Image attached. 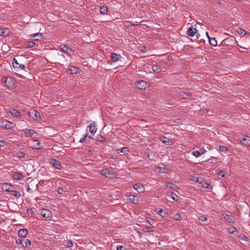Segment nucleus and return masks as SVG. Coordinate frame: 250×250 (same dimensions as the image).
I'll list each match as a JSON object with an SVG mask.
<instances>
[{
  "instance_id": "nucleus-60",
  "label": "nucleus",
  "mask_w": 250,
  "mask_h": 250,
  "mask_svg": "<svg viewBox=\"0 0 250 250\" xmlns=\"http://www.w3.org/2000/svg\"><path fill=\"white\" fill-rule=\"evenodd\" d=\"M16 243H17V244H21V245L23 244L22 243V241H21V240H20V241H19V242L18 241H16Z\"/></svg>"
},
{
  "instance_id": "nucleus-10",
  "label": "nucleus",
  "mask_w": 250,
  "mask_h": 250,
  "mask_svg": "<svg viewBox=\"0 0 250 250\" xmlns=\"http://www.w3.org/2000/svg\"><path fill=\"white\" fill-rule=\"evenodd\" d=\"M198 33V30L195 28L191 27L188 29L187 31V34L190 37H193Z\"/></svg>"
},
{
  "instance_id": "nucleus-53",
  "label": "nucleus",
  "mask_w": 250,
  "mask_h": 250,
  "mask_svg": "<svg viewBox=\"0 0 250 250\" xmlns=\"http://www.w3.org/2000/svg\"><path fill=\"white\" fill-rule=\"evenodd\" d=\"M27 213L32 215L33 214V211L32 208H27L26 210Z\"/></svg>"
},
{
  "instance_id": "nucleus-27",
  "label": "nucleus",
  "mask_w": 250,
  "mask_h": 250,
  "mask_svg": "<svg viewBox=\"0 0 250 250\" xmlns=\"http://www.w3.org/2000/svg\"><path fill=\"white\" fill-rule=\"evenodd\" d=\"M160 140L163 142V143L165 144L166 145H169L170 143V140L169 138L162 136L160 138Z\"/></svg>"
},
{
  "instance_id": "nucleus-8",
  "label": "nucleus",
  "mask_w": 250,
  "mask_h": 250,
  "mask_svg": "<svg viewBox=\"0 0 250 250\" xmlns=\"http://www.w3.org/2000/svg\"><path fill=\"white\" fill-rule=\"evenodd\" d=\"M13 189L14 187L9 183H4L2 186V190L5 192H11Z\"/></svg>"
},
{
  "instance_id": "nucleus-29",
  "label": "nucleus",
  "mask_w": 250,
  "mask_h": 250,
  "mask_svg": "<svg viewBox=\"0 0 250 250\" xmlns=\"http://www.w3.org/2000/svg\"><path fill=\"white\" fill-rule=\"evenodd\" d=\"M142 230L145 232H152L154 231V230L152 227L150 226H144L143 227Z\"/></svg>"
},
{
  "instance_id": "nucleus-33",
  "label": "nucleus",
  "mask_w": 250,
  "mask_h": 250,
  "mask_svg": "<svg viewBox=\"0 0 250 250\" xmlns=\"http://www.w3.org/2000/svg\"><path fill=\"white\" fill-rule=\"evenodd\" d=\"M208 42L210 45L212 46H216L217 44V42L215 38H209Z\"/></svg>"
},
{
  "instance_id": "nucleus-9",
  "label": "nucleus",
  "mask_w": 250,
  "mask_h": 250,
  "mask_svg": "<svg viewBox=\"0 0 250 250\" xmlns=\"http://www.w3.org/2000/svg\"><path fill=\"white\" fill-rule=\"evenodd\" d=\"M133 188L139 193H143L145 191L144 186L141 183H137L134 185Z\"/></svg>"
},
{
  "instance_id": "nucleus-47",
  "label": "nucleus",
  "mask_w": 250,
  "mask_h": 250,
  "mask_svg": "<svg viewBox=\"0 0 250 250\" xmlns=\"http://www.w3.org/2000/svg\"><path fill=\"white\" fill-rule=\"evenodd\" d=\"M199 219L203 222H206L207 221L208 218L205 215H202L199 217Z\"/></svg>"
},
{
  "instance_id": "nucleus-26",
  "label": "nucleus",
  "mask_w": 250,
  "mask_h": 250,
  "mask_svg": "<svg viewBox=\"0 0 250 250\" xmlns=\"http://www.w3.org/2000/svg\"><path fill=\"white\" fill-rule=\"evenodd\" d=\"M191 180L201 184L203 183L204 179L202 177H199L196 176H192L190 179Z\"/></svg>"
},
{
  "instance_id": "nucleus-28",
  "label": "nucleus",
  "mask_w": 250,
  "mask_h": 250,
  "mask_svg": "<svg viewBox=\"0 0 250 250\" xmlns=\"http://www.w3.org/2000/svg\"><path fill=\"white\" fill-rule=\"evenodd\" d=\"M224 219L229 223H234L233 218L228 214H226L224 216Z\"/></svg>"
},
{
  "instance_id": "nucleus-39",
  "label": "nucleus",
  "mask_w": 250,
  "mask_h": 250,
  "mask_svg": "<svg viewBox=\"0 0 250 250\" xmlns=\"http://www.w3.org/2000/svg\"><path fill=\"white\" fill-rule=\"evenodd\" d=\"M11 192L12 193L11 195L16 197H19L21 195L20 192L15 190V189H13Z\"/></svg>"
},
{
  "instance_id": "nucleus-44",
  "label": "nucleus",
  "mask_w": 250,
  "mask_h": 250,
  "mask_svg": "<svg viewBox=\"0 0 250 250\" xmlns=\"http://www.w3.org/2000/svg\"><path fill=\"white\" fill-rule=\"evenodd\" d=\"M158 168L159 169V172H161V173H167L168 172V169L166 167H164V168H161V167H158Z\"/></svg>"
},
{
  "instance_id": "nucleus-62",
  "label": "nucleus",
  "mask_w": 250,
  "mask_h": 250,
  "mask_svg": "<svg viewBox=\"0 0 250 250\" xmlns=\"http://www.w3.org/2000/svg\"><path fill=\"white\" fill-rule=\"evenodd\" d=\"M206 150H205V149H204L203 150H202V149L201 148L200 149V152H204V153L205 152Z\"/></svg>"
},
{
  "instance_id": "nucleus-63",
  "label": "nucleus",
  "mask_w": 250,
  "mask_h": 250,
  "mask_svg": "<svg viewBox=\"0 0 250 250\" xmlns=\"http://www.w3.org/2000/svg\"><path fill=\"white\" fill-rule=\"evenodd\" d=\"M31 190V189H30V188H27V191H29V190Z\"/></svg>"
},
{
  "instance_id": "nucleus-50",
  "label": "nucleus",
  "mask_w": 250,
  "mask_h": 250,
  "mask_svg": "<svg viewBox=\"0 0 250 250\" xmlns=\"http://www.w3.org/2000/svg\"><path fill=\"white\" fill-rule=\"evenodd\" d=\"M209 187L210 184L207 182H205L204 184L202 185V188H209Z\"/></svg>"
},
{
  "instance_id": "nucleus-13",
  "label": "nucleus",
  "mask_w": 250,
  "mask_h": 250,
  "mask_svg": "<svg viewBox=\"0 0 250 250\" xmlns=\"http://www.w3.org/2000/svg\"><path fill=\"white\" fill-rule=\"evenodd\" d=\"M25 134L26 136L29 135L32 138H35L37 136V132L32 129H25L24 130Z\"/></svg>"
},
{
  "instance_id": "nucleus-56",
  "label": "nucleus",
  "mask_w": 250,
  "mask_h": 250,
  "mask_svg": "<svg viewBox=\"0 0 250 250\" xmlns=\"http://www.w3.org/2000/svg\"><path fill=\"white\" fill-rule=\"evenodd\" d=\"M226 172L224 171H220L219 172V175H220L222 177H224L225 176Z\"/></svg>"
},
{
  "instance_id": "nucleus-17",
  "label": "nucleus",
  "mask_w": 250,
  "mask_h": 250,
  "mask_svg": "<svg viewBox=\"0 0 250 250\" xmlns=\"http://www.w3.org/2000/svg\"><path fill=\"white\" fill-rule=\"evenodd\" d=\"M241 144L245 146H250V137L248 136H246L241 141Z\"/></svg>"
},
{
  "instance_id": "nucleus-49",
  "label": "nucleus",
  "mask_w": 250,
  "mask_h": 250,
  "mask_svg": "<svg viewBox=\"0 0 250 250\" xmlns=\"http://www.w3.org/2000/svg\"><path fill=\"white\" fill-rule=\"evenodd\" d=\"M236 230V229H235V227H231L229 229V233L231 234H233Z\"/></svg>"
},
{
  "instance_id": "nucleus-21",
  "label": "nucleus",
  "mask_w": 250,
  "mask_h": 250,
  "mask_svg": "<svg viewBox=\"0 0 250 250\" xmlns=\"http://www.w3.org/2000/svg\"><path fill=\"white\" fill-rule=\"evenodd\" d=\"M10 113L12 116L15 117L19 118L21 116V113L20 111L15 108L11 109Z\"/></svg>"
},
{
  "instance_id": "nucleus-35",
  "label": "nucleus",
  "mask_w": 250,
  "mask_h": 250,
  "mask_svg": "<svg viewBox=\"0 0 250 250\" xmlns=\"http://www.w3.org/2000/svg\"><path fill=\"white\" fill-rule=\"evenodd\" d=\"M88 138V139H92V137L91 136H88L87 133H86L83 138H82L80 140V142L81 143H83L85 141H87V138Z\"/></svg>"
},
{
  "instance_id": "nucleus-37",
  "label": "nucleus",
  "mask_w": 250,
  "mask_h": 250,
  "mask_svg": "<svg viewBox=\"0 0 250 250\" xmlns=\"http://www.w3.org/2000/svg\"><path fill=\"white\" fill-rule=\"evenodd\" d=\"M36 45V43L33 41H28L26 42V46L27 48H31L34 47Z\"/></svg>"
},
{
  "instance_id": "nucleus-20",
  "label": "nucleus",
  "mask_w": 250,
  "mask_h": 250,
  "mask_svg": "<svg viewBox=\"0 0 250 250\" xmlns=\"http://www.w3.org/2000/svg\"><path fill=\"white\" fill-rule=\"evenodd\" d=\"M111 57L113 62H118L121 58V56L120 54H118L115 53H112L111 54Z\"/></svg>"
},
{
  "instance_id": "nucleus-38",
  "label": "nucleus",
  "mask_w": 250,
  "mask_h": 250,
  "mask_svg": "<svg viewBox=\"0 0 250 250\" xmlns=\"http://www.w3.org/2000/svg\"><path fill=\"white\" fill-rule=\"evenodd\" d=\"M166 186L167 188H169L171 189H173L174 190L177 188V186H176L175 185H174L173 183H172L171 182L167 183L166 184Z\"/></svg>"
},
{
  "instance_id": "nucleus-61",
  "label": "nucleus",
  "mask_w": 250,
  "mask_h": 250,
  "mask_svg": "<svg viewBox=\"0 0 250 250\" xmlns=\"http://www.w3.org/2000/svg\"><path fill=\"white\" fill-rule=\"evenodd\" d=\"M206 35H207V38H208V39L209 40V38H210L208 35V32H206Z\"/></svg>"
},
{
  "instance_id": "nucleus-43",
  "label": "nucleus",
  "mask_w": 250,
  "mask_h": 250,
  "mask_svg": "<svg viewBox=\"0 0 250 250\" xmlns=\"http://www.w3.org/2000/svg\"><path fill=\"white\" fill-rule=\"evenodd\" d=\"M219 150L222 152H226L228 150V148L224 146H221L219 147Z\"/></svg>"
},
{
  "instance_id": "nucleus-3",
  "label": "nucleus",
  "mask_w": 250,
  "mask_h": 250,
  "mask_svg": "<svg viewBox=\"0 0 250 250\" xmlns=\"http://www.w3.org/2000/svg\"><path fill=\"white\" fill-rule=\"evenodd\" d=\"M100 173L102 175L108 178H112L116 176L115 172L113 171L112 170L107 168L102 169L100 171Z\"/></svg>"
},
{
  "instance_id": "nucleus-24",
  "label": "nucleus",
  "mask_w": 250,
  "mask_h": 250,
  "mask_svg": "<svg viewBox=\"0 0 250 250\" xmlns=\"http://www.w3.org/2000/svg\"><path fill=\"white\" fill-rule=\"evenodd\" d=\"M12 66L13 67V68L18 71L19 70V65H20V63L18 62L17 60L15 59V58H14L12 60Z\"/></svg>"
},
{
  "instance_id": "nucleus-58",
  "label": "nucleus",
  "mask_w": 250,
  "mask_h": 250,
  "mask_svg": "<svg viewBox=\"0 0 250 250\" xmlns=\"http://www.w3.org/2000/svg\"><path fill=\"white\" fill-rule=\"evenodd\" d=\"M19 154L20 155L18 156L19 158H22L24 155V153L22 152H20L19 153Z\"/></svg>"
},
{
  "instance_id": "nucleus-48",
  "label": "nucleus",
  "mask_w": 250,
  "mask_h": 250,
  "mask_svg": "<svg viewBox=\"0 0 250 250\" xmlns=\"http://www.w3.org/2000/svg\"><path fill=\"white\" fill-rule=\"evenodd\" d=\"M237 32L240 35L241 34H245V31L242 29V28H239L237 30Z\"/></svg>"
},
{
  "instance_id": "nucleus-4",
  "label": "nucleus",
  "mask_w": 250,
  "mask_h": 250,
  "mask_svg": "<svg viewBox=\"0 0 250 250\" xmlns=\"http://www.w3.org/2000/svg\"><path fill=\"white\" fill-rule=\"evenodd\" d=\"M28 114L34 120L38 121L41 119L40 113L36 110H31L28 112Z\"/></svg>"
},
{
  "instance_id": "nucleus-40",
  "label": "nucleus",
  "mask_w": 250,
  "mask_h": 250,
  "mask_svg": "<svg viewBox=\"0 0 250 250\" xmlns=\"http://www.w3.org/2000/svg\"><path fill=\"white\" fill-rule=\"evenodd\" d=\"M31 245V242L29 239H26L24 244L22 246L24 248H28Z\"/></svg>"
},
{
  "instance_id": "nucleus-34",
  "label": "nucleus",
  "mask_w": 250,
  "mask_h": 250,
  "mask_svg": "<svg viewBox=\"0 0 250 250\" xmlns=\"http://www.w3.org/2000/svg\"><path fill=\"white\" fill-rule=\"evenodd\" d=\"M204 152H200L198 150H194L192 152V154L195 157L197 158L200 156L202 154H203Z\"/></svg>"
},
{
  "instance_id": "nucleus-6",
  "label": "nucleus",
  "mask_w": 250,
  "mask_h": 250,
  "mask_svg": "<svg viewBox=\"0 0 250 250\" xmlns=\"http://www.w3.org/2000/svg\"><path fill=\"white\" fill-rule=\"evenodd\" d=\"M41 214L45 219L49 220L52 217L51 212L47 209L42 208L41 210Z\"/></svg>"
},
{
  "instance_id": "nucleus-52",
  "label": "nucleus",
  "mask_w": 250,
  "mask_h": 250,
  "mask_svg": "<svg viewBox=\"0 0 250 250\" xmlns=\"http://www.w3.org/2000/svg\"><path fill=\"white\" fill-rule=\"evenodd\" d=\"M128 151V149L127 147H124L122 148V150H121V152H123V153H126V152H127Z\"/></svg>"
},
{
  "instance_id": "nucleus-42",
  "label": "nucleus",
  "mask_w": 250,
  "mask_h": 250,
  "mask_svg": "<svg viewBox=\"0 0 250 250\" xmlns=\"http://www.w3.org/2000/svg\"><path fill=\"white\" fill-rule=\"evenodd\" d=\"M170 197L174 201H178V196L174 192H171Z\"/></svg>"
},
{
  "instance_id": "nucleus-1",
  "label": "nucleus",
  "mask_w": 250,
  "mask_h": 250,
  "mask_svg": "<svg viewBox=\"0 0 250 250\" xmlns=\"http://www.w3.org/2000/svg\"><path fill=\"white\" fill-rule=\"evenodd\" d=\"M3 85L9 89H12L15 87V80L11 77H4L2 80Z\"/></svg>"
},
{
  "instance_id": "nucleus-23",
  "label": "nucleus",
  "mask_w": 250,
  "mask_h": 250,
  "mask_svg": "<svg viewBox=\"0 0 250 250\" xmlns=\"http://www.w3.org/2000/svg\"><path fill=\"white\" fill-rule=\"evenodd\" d=\"M233 40L232 38H227L223 40L221 42L222 44L225 45H229L231 43H233Z\"/></svg>"
},
{
  "instance_id": "nucleus-59",
  "label": "nucleus",
  "mask_w": 250,
  "mask_h": 250,
  "mask_svg": "<svg viewBox=\"0 0 250 250\" xmlns=\"http://www.w3.org/2000/svg\"><path fill=\"white\" fill-rule=\"evenodd\" d=\"M149 224H152V223H153L154 222V220L153 219H150V220L148 221Z\"/></svg>"
},
{
  "instance_id": "nucleus-11",
  "label": "nucleus",
  "mask_w": 250,
  "mask_h": 250,
  "mask_svg": "<svg viewBox=\"0 0 250 250\" xmlns=\"http://www.w3.org/2000/svg\"><path fill=\"white\" fill-rule=\"evenodd\" d=\"M60 48L61 50L65 53L69 54L70 52H73V50L65 44L60 45Z\"/></svg>"
},
{
  "instance_id": "nucleus-31",
  "label": "nucleus",
  "mask_w": 250,
  "mask_h": 250,
  "mask_svg": "<svg viewBox=\"0 0 250 250\" xmlns=\"http://www.w3.org/2000/svg\"><path fill=\"white\" fill-rule=\"evenodd\" d=\"M152 69L154 72L156 73L160 72L162 70V68L159 65H154L152 66Z\"/></svg>"
},
{
  "instance_id": "nucleus-7",
  "label": "nucleus",
  "mask_w": 250,
  "mask_h": 250,
  "mask_svg": "<svg viewBox=\"0 0 250 250\" xmlns=\"http://www.w3.org/2000/svg\"><path fill=\"white\" fill-rule=\"evenodd\" d=\"M135 85L137 88L140 89H145L147 86L146 82L143 80H139L136 82Z\"/></svg>"
},
{
  "instance_id": "nucleus-46",
  "label": "nucleus",
  "mask_w": 250,
  "mask_h": 250,
  "mask_svg": "<svg viewBox=\"0 0 250 250\" xmlns=\"http://www.w3.org/2000/svg\"><path fill=\"white\" fill-rule=\"evenodd\" d=\"M158 214L162 217H165L166 214V213L163 209H160Z\"/></svg>"
},
{
  "instance_id": "nucleus-15",
  "label": "nucleus",
  "mask_w": 250,
  "mask_h": 250,
  "mask_svg": "<svg viewBox=\"0 0 250 250\" xmlns=\"http://www.w3.org/2000/svg\"><path fill=\"white\" fill-rule=\"evenodd\" d=\"M31 38H33L35 41H41L43 39V36L42 33H38L30 35Z\"/></svg>"
},
{
  "instance_id": "nucleus-2",
  "label": "nucleus",
  "mask_w": 250,
  "mask_h": 250,
  "mask_svg": "<svg viewBox=\"0 0 250 250\" xmlns=\"http://www.w3.org/2000/svg\"><path fill=\"white\" fill-rule=\"evenodd\" d=\"M15 124L6 120H0V126L6 129H11L14 127Z\"/></svg>"
},
{
  "instance_id": "nucleus-18",
  "label": "nucleus",
  "mask_w": 250,
  "mask_h": 250,
  "mask_svg": "<svg viewBox=\"0 0 250 250\" xmlns=\"http://www.w3.org/2000/svg\"><path fill=\"white\" fill-rule=\"evenodd\" d=\"M128 200H129L131 203L133 204H137L139 202V198L137 196L130 194Z\"/></svg>"
},
{
  "instance_id": "nucleus-19",
  "label": "nucleus",
  "mask_w": 250,
  "mask_h": 250,
  "mask_svg": "<svg viewBox=\"0 0 250 250\" xmlns=\"http://www.w3.org/2000/svg\"><path fill=\"white\" fill-rule=\"evenodd\" d=\"M179 95L181 97V98H182L183 99H189L191 96V95L190 93L187 92H184V91L180 92Z\"/></svg>"
},
{
  "instance_id": "nucleus-55",
  "label": "nucleus",
  "mask_w": 250,
  "mask_h": 250,
  "mask_svg": "<svg viewBox=\"0 0 250 250\" xmlns=\"http://www.w3.org/2000/svg\"><path fill=\"white\" fill-rule=\"evenodd\" d=\"M25 70V66L24 64H20L19 65V70Z\"/></svg>"
},
{
  "instance_id": "nucleus-45",
  "label": "nucleus",
  "mask_w": 250,
  "mask_h": 250,
  "mask_svg": "<svg viewBox=\"0 0 250 250\" xmlns=\"http://www.w3.org/2000/svg\"><path fill=\"white\" fill-rule=\"evenodd\" d=\"M181 218L182 217L179 213L176 214L173 217V219L176 221H180Z\"/></svg>"
},
{
  "instance_id": "nucleus-51",
  "label": "nucleus",
  "mask_w": 250,
  "mask_h": 250,
  "mask_svg": "<svg viewBox=\"0 0 250 250\" xmlns=\"http://www.w3.org/2000/svg\"><path fill=\"white\" fill-rule=\"evenodd\" d=\"M117 250H126V249L121 245H118L117 246Z\"/></svg>"
},
{
  "instance_id": "nucleus-30",
  "label": "nucleus",
  "mask_w": 250,
  "mask_h": 250,
  "mask_svg": "<svg viewBox=\"0 0 250 250\" xmlns=\"http://www.w3.org/2000/svg\"><path fill=\"white\" fill-rule=\"evenodd\" d=\"M8 35L7 29L0 28V36L5 37Z\"/></svg>"
},
{
  "instance_id": "nucleus-14",
  "label": "nucleus",
  "mask_w": 250,
  "mask_h": 250,
  "mask_svg": "<svg viewBox=\"0 0 250 250\" xmlns=\"http://www.w3.org/2000/svg\"><path fill=\"white\" fill-rule=\"evenodd\" d=\"M87 127L89 128V132L91 133V135H94L97 131V128L94 123H91Z\"/></svg>"
},
{
  "instance_id": "nucleus-41",
  "label": "nucleus",
  "mask_w": 250,
  "mask_h": 250,
  "mask_svg": "<svg viewBox=\"0 0 250 250\" xmlns=\"http://www.w3.org/2000/svg\"><path fill=\"white\" fill-rule=\"evenodd\" d=\"M96 140L98 142H103L105 141V138L102 135H99L97 137Z\"/></svg>"
},
{
  "instance_id": "nucleus-32",
  "label": "nucleus",
  "mask_w": 250,
  "mask_h": 250,
  "mask_svg": "<svg viewBox=\"0 0 250 250\" xmlns=\"http://www.w3.org/2000/svg\"><path fill=\"white\" fill-rule=\"evenodd\" d=\"M100 11L102 14H105L107 12V7L105 5L101 6L100 8Z\"/></svg>"
},
{
  "instance_id": "nucleus-25",
  "label": "nucleus",
  "mask_w": 250,
  "mask_h": 250,
  "mask_svg": "<svg viewBox=\"0 0 250 250\" xmlns=\"http://www.w3.org/2000/svg\"><path fill=\"white\" fill-rule=\"evenodd\" d=\"M32 147L34 149H40L41 147V143L38 140H34Z\"/></svg>"
},
{
  "instance_id": "nucleus-16",
  "label": "nucleus",
  "mask_w": 250,
  "mask_h": 250,
  "mask_svg": "<svg viewBox=\"0 0 250 250\" xmlns=\"http://www.w3.org/2000/svg\"><path fill=\"white\" fill-rule=\"evenodd\" d=\"M67 73L70 74H75L79 73V68L77 67L71 66L70 68L67 70Z\"/></svg>"
},
{
  "instance_id": "nucleus-22",
  "label": "nucleus",
  "mask_w": 250,
  "mask_h": 250,
  "mask_svg": "<svg viewBox=\"0 0 250 250\" xmlns=\"http://www.w3.org/2000/svg\"><path fill=\"white\" fill-rule=\"evenodd\" d=\"M28 231L26 229H20L18 231V235L19 237H24L27 234Z\"/></svg>"
},
{
  "instance_id": "nucleus-36",
  "label": "nucleus",
  "mask_w": 250,
  "mask_h": 250,
  "mask_svg": "<svg viewBox=\"0 0 250 250\" xmlns=\"http://www.w3.org/2000/svg\"><path fill=\"white\" fill-rule=\"evenodd\" d=\"M67 190V188L60 187L57 189V192L60 194H62Z\"/></svg>"
},
{
  "instance_id": "nucleus-54",
  "label": "nucleus",
  "mask_w": 250,
  "mask_h": 250,
  "mask_svg": "<svg viewBox=\"0 0 250 250\" xmlns=\"http://www.w3.org/2000/svg\"><path fill=\"white\" fill-rule=\"evenodd\" d=\"M67 246L68 247L71 248L73 246V244L71 241H67Z\"/></svg>"
},
{
  "instance_id": "nucleus-5",
  "label": "nucleus",
  "mask_w": 250,
  "mask_h": 250,
  "mask_svg": "<svg viewBox=\"0 0 250 250\" xmlns=\"http://www.w3.org/2000/svg\"><path fill=\"white\" fill-rule=\"evenodd\" d=\"M49 163L56 169L61 170L62 167L60 162L54 158H51L49 160Z\"/></svg>"
},
{
  "instance_id": "nucleus-12",
  "label": "nucleus",
  "mask_w": 250,
  "mask_h": 250,
  "mask_svg": "<svg viewBox=\"0 0 250 250\" xmlns=\"http://www.w3.org/2000/svg\"><path fill=\"white\" fill-rule=\"evenodd\" d=\"M12 177L14 180H20L23 178L22 174L18 171H14L12 173Z\"/></svg>"
},
{
  "instance_id": "nucleus-57",
  "label": "nucleus",
  "mask_w": 250,
  "mask_h": 250,
  "mask_svg": "<svg viewBox=\"0 0 250 250\" xmlns=\"http://www.w3.org/2000/svg\"><path fill=\"white\" fill-rule=\"evenodd\" d=\"M5 142L2 140H0V147H3L4 146Z\"/></svg>"
}]
</instances>
